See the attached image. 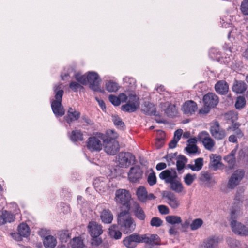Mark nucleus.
Returning a JSON list of instances; mask_svg holds the SVG:
<instances>
[{"mask_svg":"<svg viewBox=\"0 0 248 248\" xmlns=\"http://www.w3.org/2000/svg\"><path fill=\"white\" fill-rule=\"evenodd\" d=\"M118 224L124 233H130L136 228V223L128 211H123L118 216Z\"/></svg>","mask_w":248,"mask_h":248,"instance_id":"nucleus-1","label":"nucleus"},{"mask_svg":"<svg viewBox=\"0 0 248 248\" xmlns=\"http://www.w3.org/2000/svg\"><path fill=\"white\" fill-rule=\"evenodd\" d=\"M55 98L51 102V108L54 114L57 117H61L64 114V109L62 104V98L63 94V91L62 89V84H58L54 87Z\"/></svg>","mask_w":248,"mask_h":248,"instance_id":"nucleus-2","label":"nucleus"},{"mask_svg":"<svg viewBox=\"0 0 248 248\" xmlns=\"http://www.w3.org/2000/svg\"><path fill=\"white\" fill-rule=\"evenodd\" d=\"M105 135L102 133H97L95 136L90 137L87 141V148L91 152H99L102 149Z\"/></svg>","mask_w":248,"mask_h":248,"instance_id":"nucleus-3","label":"nucleus"},{"mask_svg":"<svg viewBox=\"0 0 248 248\" xmlns=\"http://www.w3.org/2000/svg\"><path fill=\"white\" fill-rule=\"evenodd\" d=\"M131 195L129 191L124 189H119L115 192V200L117 204H120L126 207L128 210L130 208L129 204Z\"/></svg>","mask_w":248,"mask_h":248,"instance_id":"nucleus-4","label":"nucleus"},{"mask_svg":"<svg viewBox=\"0 0 248 248\" xmlns=\"http://www.w3.org/2000/svg\"><path fill=\"white\" fill-rule=\"evenodd\" d=\"M245 171L243 169H239L233 172L229 178L227 183V187L230 189H234L244 177Z\"/></svg>","mask_w":248,"mask_h":248,"instance_id":"nucleus-5","label":"nucleus"},{"mask_svg":"<svg viewBox=\"0 0 248 248\" xmlns=\"http://www.w3.org/2000/svg\"><path fill=\"white\" fill-rule=\"evenodd\" d=\"M209 131L212 136L217 140H222L226 136L225 129L220 126L217 121H214L211 123Z\"/></svg>","mask_w":248,"mask_h":248,"instance_id":"nucleus-6","label":"nucleus"},{"mask_svg":"<svg viewBox=\"0 0 248 248\" xmlns=\"http://www.w3.org/2000/svg\"><path fill=\"white\" fill-rule=\"evenodd\" d=\"M135 156L130 152H121L116 157L117 165L121 168H127L135 160Z\"/></svg>","mask_w":248,"mask_h":248,"instance_id":"nucleus-7","label":"nucleus"},{"mask_svg":"<svg viewBox=\"0 0 248 248\" xmlns=\"http://www.w3.org/2000/svg\"><path fill=\"white\" fill-rule=\"evenodd\" d=\"M103 146L105 152L108 155H114L119 150V142L115 139L106 136Z\"/></svg>","mask_w":248,"mask_h":248,"instance_id":"nucleus-8","label":"nucleus"},{"mask_svg":"<svg viewBox=\"0 0 248 248\" xmlns=\"http://www.w3.org/2000/svg\"><path fill=\"white\" fill-rule=\"evenodd\" d=\"M163 198L166 200V202L173 209L179 207L181 202L174 193L169 191H163L162 193Z\"/></svg>","mask_w":248,"mask_h":248,"instance_id":"nucleus-9","label":"nucleus"},{"mask_svg":"<svg viewBox=\"0 0 248 248\" xmlns=\"http://www.w3.org/2000/svg\"><path fill=\"white\" fill-rule=\"evenodd\" d=\"M128 102L121 106V109L124 111L133 112L135 111L139 106V98L135 94L129 96Z\"/></svg>","mask_w":248,"mask_h":248,"instance_id":"nucleus-10","label":"nucleus"},{"mask_svg":"<svg viewBox=\"0 0 248 248\" xmlns=\"http://www.w3.org/2000/svg\"><path fill=\"white\" fill-rule=\"evenodd\" d=\"M199 140L203 144L205 148L212 151L215 145V142L206 131H202L198 136Z\"/></svg>","mask_w":248,"mask_h":248,"instance_id":"nucleus-11","label":"nucleus"},{"mask_svg":"<svg viewBox=\"0 0 248 248\" xmlns=\"http://www.w3.org/2000/svg\"><path fill=\"white\" fill-rule=\"evenodd\" d=\"M143 171L139 166L131 167L128 173V177L129 181L132 183H137L142 178Z\"/></svg>","mask_w":248,"mask_h":248,"instance_id":"nucleus-12","label":"nucleus"},{"mask_svg":"<svg viewBox=\"0 0 248 248\" xmlns=\"http://www.w3.org/2000/svg\"><path fill=\"white\" fill-rule=\"evenodd\" d=\"M88 83L90 85V88L94 91L100 90V80L98 75L94 72H89L87 75Z\"/></svg>","mask_w":248,"mask_h":248,"instance_id":"nucleus-13","label":"nucleus"},{"mask_svg":"<svg viewBox=\"0 0 248 248\" xmlns=\"http://www.w3.org/2000/svg\"><path fill=\"white\" fill-rule=\"evenodd\" d=\"M108 180L107 177H99L94 180L93 185L97 191L103 193L108 188Z\"/></svg>","mask_w":248,"mask_h":248,"instance_id":"nucleus-14","label":"nucleus"},{"mask_svg":"<svg viewBox=\"0 0 248 248\" xmlns=\"http://www.w3.org/2000/svg\"><path fill=\"white\" fill-rule=\"evenodd\" d=\"M159 177L160 179L164 180L165 183L170 184L175 179H177L178 175L175 169H167L159 174Z\"/></svg>","mask_w":248,"mask_h":248,"instance_id":"nucleus-15","label":"nucleus"},{"mask_svg":"<svg viewBox=\"0 0 248 248\" xmlns=\"http://www.w3.org/2000/svg\"><path fill=\"white\" fill-rule=\"evenodd\" d=\"M141 243L140 235L133 233L125 237L123 240L124 245L127 248H134L137 243Z\"/></svg>","mask_w":248,"mask_h":248,"instance_id":"nucleus-16","label":"nucleus"},{"mask_svg":"<svg viewBox=\"0 0 248 248\" xmlns=\"http://www.w3.org/2000/svg\"><path fill=\"white\" fill-rule=\"evenodd\" d=\"M230 225L235 234L244 236L248 235V229L241 222L233 221L231 222Z\"/></svg>","mask_w":248,"mask_h":248,"instance_id":"nucleus-17","label":"nucleus"},{"mask_svg":"<svg viewBox=\"0 0 248 248\" xmlns=\"http://www.w3.org/2000/svg\"><path fill=\"white\" fill-rule=\"evenodd\" d=\"M141 243H145L152 246L161 244V239L156 234H145L140 235Z\"/></svg>","mask_w":248,"mask_h":248,"instance_id":"nucleus-18","label":"nucleus"},{"mask_svg":"<svg viewBox=\"0 0 248 248\" xmlns=\"http://www.w3.org/2000/svg\"><path fill=\"white\" fill-rule=\"evenodd\" d=\"M136 195L138 200L142 202H145L148 200H152L155 198L153 194H148L146 188L143 186H140L137 189Z\"/></svg>","mask_w":248,"mask_h":248,"instance_id":"nucleus-19","label":"nucleus"},{"mask_svg":"<svg viewBox=\"0 0 248 248\" xmlns=\"http://www.w3.org/2000/svg\"><path fill=\"white\" fill-rule=\"evenodd\" d=\"M203 101L206 106L214 108L218 103L219 99L216 94L213 93H209L204 95Z\"/></svg>","mask_w":248,"mask_h":248,"instance_id":"nucleus-20","label":"nucleus"},{"mask_svg":"<svg viewBox=\"0 0 248 248\" xmlns=\"http://www.w3.org/2000/svg\"><path fill=\"white\" fill-rule=\"evenodd\" d=\"M131 212L133 215L140 220H144L146 215L140 205L136 202H133L131 205Z\"/></svg>","mask_w":248,"mask_h":248,"instance_id":"nucleus-21","label":"nucleus"},{"mask_svg":"<svg viewBox=\"0 0 248 248\" xmlns=\"http://www.w3.org/2000/svg\"><path fill=\"white\" fill-rule=\"evenodd\" d=\"M197 108V105L196 102L192 100H188L183 105L182 110L184 114L191 115L196 112Z\"/></svg>","mask_w":248,"mask_h":248,"instance_id":"nucleus-22","label":"nucleus"},{"mask_svg":"<svg viewBox=\"0 0 248 248\" xmlns=\"http://www.w3.org/2000/svg\"><path fill=\"white\" fill-rule=\"evenodd\" d=\"M88 229L91 236L100 235L103 232L102 225L94 221L89 222Z\"/></svg>","mask_w":248,"mask_h":248,"instance_id":"nucleus-23","label":"nucleus"},{"mask_svg":"<svg viewBox=\"0 0 248 248\" xmlns=\"http://www.w3.org/2000/svg\"><path fill=\"white\" fill-rule=\"evenodd\" d=\"M209 157L210 159L209 167L214 170H217L223 166L221 162V157L220 155L212 154Z\"/></svg>","mask_w":248,"mask_h":248,"instance_id":"nucleus-24","label":"nucleus"},{"mask_svg":"<svg viewBox=\"0 0 248 248\" xmlns=\"http://www.w3.org/2000/svg\"><path fill=\"white\" fill-rule=\"evenodd\" d=\"M236 151L237 148L233 149L229 154L225 156L223 158L224 160L227 163L228 168L231 170L234 168L236 163L235 155Z\"/></svg>","mask_w":248,"mask_h":248,"instance_id":"nucleus-25","label":"nucleus"},{"mask_svg":"<svg viewBox=\"0 0 248 248\" xmlns=\"http://www.w3.org/2000/svg\"><path fill=\"white\" fill-rule=\"evenodd\" d=\"M15 219V216L13 214L6 210L2 211L0 215V225L12 222Z\"/></svg>","mask_w":248,"mask_h":248,"instance_id":"nucleus-26","label":"nucleus"},{"mask_svg":"<svg viewBox=\"0 0 248 248\" xmlns=\"http://www.w3.org/2000/svg\"><path fill=\"white\" fill-rule=\"evenodd\" d=\"M100 217L102 222L105 224H110L113 219L111 211L108 209H104L100 213Z\"/></svg>","mask_w":248,"mask_h":248,"instance_id":"nucleus-27","label":"nucleus"},{"mask_svg":"<svg viewBox=\"0 0 248 248\" xmlns=\"http://www.w3.org/2000/svg\"><path fill=\"white\" fill-rule=\"evenodd\" d=\"M215 89L218 94L224 95L228 92L229 86L225 81L219 80L215 84Z\"/></svg>","mask_w":248,"mask_h":248,"instance_id":"nucleus-28","label":"nucleus"},{"mask_svg":"<svg viewBox=\"0 0 248 248\" xmlns=\"http://www.w3.org/2000/svg\"><path fill=\"white\" fill-rule=\"evenodd\" d=\"M80 113L79 112L70 108L67 115L64 117V119L66 122L70 124L73 121L77 120L80 117Z\"/></svg>","mask_w":248,"mask_h":248,"instance_id":"nucleus-29","label":"nucleus"},{"mask_svg":"<svg viewBox=\"0 0 248 248\" xmlns=\"http://www.w3.org/2000/svg\"><path fill=\"white\" fill-rule=\"evenodd\" d=\"M247 89V84L244 81L235 80L232 87V90L237 94L244 93Z\"/></svg>","mask_w":248,"mask_h":248,"instance_id":"nucleus-30","label":"nucleus"},{"mask_svg":"<svg viewBox=\"0 0 248 248\" xmlns=\"http://www.w3.org/2000/svg\"><path fill=\"white\" fill-rule=\"evenodd\" d=\"M141 111L145 114L155 115L156 108L153 104L149 102H145L142 105Z\"/></svg>","mask_w":248,"mask_h":248,"instance_id":"nucleus-31","label":"nucleus"},{"mask_svg":"<svg viewBox=\"0 0 248 248\" xmlns=\"http://www.w3.org/2000/svg\"><path fill=\"white\" fill-rule=\"evenodd\" d=\"M242 215V213L241 210L240 206L234 205L231 210L230 217V223L232 222L233 221L238 222L236 220L241 217Z\"/></svg>","mask_w":248,"mask_h":248,"instance_id":"nucleus-32","label":"nucleus"},{"mask_svg":"<svg viewBox=\"0 0 248 248\" xmlns=\"http://www.w3.org/2000/svg\"><path fill=\"white\" fill-rule=\"evenodd\" d=\"M197 142L196 138H190L187 140L188 144L185 150L189 154H195L198 152V147L196 145Z\"/></svg>","mask_w":248,"mask_h":248,"instance_id":"nucleus-33","label":"nucleus"},{"mask_svg":"<svg viewBox=\"0 0 248 248\" xmlns=\"http://www.w3.org/2000/svg\"><path fill=\"white\" fill-rule=\"evenodd\" d=\"M43 244L46 248H54L57 244V240L54 236L48 235L44 238Z\"/></svg>","mask_w":248,"mask_h":248,"instance_id":"nucleus-34","label":"nucleus"},{"mask_svg":"<svg viewBox=\"0 0 248 248\" xmlns=\"http://www.w3.org/2000/svg\"><path fill=\"white\" fill-rule=\"evenodd\" d=\"M171 189L177 193H180L183 192L184 187L182 183L175 179L171 183H170Z\"/></svg>","mask_w":248,"mask_h":248,"instance_id":"nucleus-35","label":"nucleus"},{"mask_svg":"<svg viewBox=\"0 0 248 248\" xmlns=\"http://www.w3.org/2000/svg\"><path fill=\"white\" fill-rule=\"evenodd\" d=\"M218 238L211 237L204 242V248H218Z\"/></svg>","mask_w":248,"mask_h":248,"instance_id":"nucleus-36","label":"nucleus"},{"mask_svg":"<svg viewBox=\"0 0 248 248\" xmlns=\"http://www.w3.org/2000/svg\"><path fill=\"white\" fill-rule=\"evenodd\" d=\"M194 164H188L187 167L193 171L200 170L203 165V159L202 158H198L195 160Z\"/></svg>","mask_w":248,"mask_h":248,"instance_id":"nucleus-37","label":"nucleus"},{"mask_svg":"<svg viewBox=\"0 0 248 248\" xmlns=\"http://www.w3.org/2000/svg\"><path fill=\"white\" fill-rule=\"evenodd\" d=\"M18 232L21 236L27 237L30 234V230L29 226L23 223L18 226Z\"/></svg>","mask_w":248,"mask_h":248,"instance_id":"nucleus-38","label":"nucleus"},{"mask_svg":"<svg viewBox=\"0 0 248 248\" xmlns=\"http://www.w3.org/2000/svg\"><path fill=\"white\" fill-rule=\"evenodd\" d=\"M72 248H84L85 245L80 237H75L71 241Z\"/></svg>","mask_w":248,"mask_h":248,"instance_id":"nucleus-39","label":"nucleus"},{"mask_svg":"<svg viewBox=\"0 0 248 248\" xmlns=\"http://www.w3.org/2000/svg\"><path fill=\"white\" fill-rule=\"evenodd\" d=\"M109 233L111 237L115 239H119L122 237L121 232L116 228V226L113 225L109 229Z\"/></svg>","mask_w":248,"mask_h":248,"instance_id":"nucleus-40","label":"nucleus"},{"mask_svg":"<svg viewBox=\"0 0 248 248\" xmlns=\"http://www.w3.org/2000/svg\"><path fill=\"white\" fill-rule=\"evenodd\" d=\"M165 219L167 223L171 225H175L182 222L181 218L177 216H168L165 217Z\"/></svg>","mask_w":248,"mask_h":248,"instance_id":"nucleus-41","label":"nucleus"},{"mask_svg":"<svg viewBox=\"0 0 248 248\" xmlns=\"http://www.w3.org/2000/svg\"><path fill=\"white\" fill-rule=\"evenodd\" d=\"M72 141L75 142L78 140L82 141L83 140V134L80 130H73L70 136Z\"/></svg>","mask_w":248,"mask_h":248,"instance_id":"nucleus-42","label":"nucleus"},{"mask_svg":"<svg viewBox=\"0 0 248 248\" xmlns=\"http://www.w3.org/2000/svg\"><path fill=\"white\" fill-rule=\"evenodd\" d=\"M187 162L186 158L183 155H180L176 161L177 169L178 171L182 170Z\"/></svg>","mask_w":248,"mask_h":248,"instance_id":"nucleus-43","label":"nucleus"},{"mask_svg":"<svg viewBox=\"0 0 248 248\" xmlns=\"http://www.w3.org/2000/svg\"><path fill=\"white\" fill-rule=\"evenodd\" d=\"M165 113L169 117H175L177 113L175 106L173 105H169L166 109Z\"/></svg>","mask_w":248,"mask_h":248,"instance_id":"nucleus-44","label":"nucleus"},{"mask_svg":"<svg viewBox=\"0 0 248 248\" xmlns=\"http://www.w3.org/2000/svg\"><path fill=\"white\" fill-rule=\"evenodd\" d=\"M106 89L109 92H115L118 90V85L116 82L109 81L106 84Z\"/></svg>","mask_w":248,"mask_h":248,"instance_id":"nucleus-45","label":"nucleus"},{"mask_svg":"<svg viewBox=\"0 0 248 248\" xmlns=\"http://www.w3.org/2000/svg\"><path fill=\"white\" fill-rule=\"evenodd\" d=\"M203 221L201 218H197L193 220L190 225L191 230L194 231L200 228L203 224Z\"/></svg>","mask_w":248,"mask_h":248,"instance_id":"nucleus-46","label":"nucleus"},{"mask_svg":"<svg viewBox=\"0 0 248 248\" xmlns=\"http://www.w3.org/2000/svg\"><path fill=\"white\" fill-rule=\"evenodd\" d=\"M226 241L230 248H240V243L238 240L229 237Z\"/></svg>","mask_w":248,"mask_h":248,"instance_id":"nucleus-47","label":"nucleus"},{"mask_svg":"<svg viewBox=\"0 0 248 248\" xmlns=\"http://www.w3.org/2000/svg\"><path fill=\"white\" fill-rule=\"evenodd\" d=\"M59 238L62 243L67 242L70 238V233L68 231H62L59 234Z\"/></svg>","mask_w":248,"mask_h":248,"instance_id":"nucleus-48","label":"nucleus"},{"mask_svg":"<svg viewBox=\"0 0 248 248\" xmlns=\"http://www.w3.org/2000/svg\"><path fill=\"white\" fill-rule=\"evenodd\" d=\"M246 105L245 98L243 96H239L237 98L235 106L236 109H240L245 107Z\"/></svg>","mask_w":248,"mask_h":248,"instance_id":"nucleus-49","label":"nucleus"},{"mask_svg":"<svg viewBox=\"0 0 248 248\" xmlns=\"http://www.w3.org/2000/svg\"><path fill=\"white\" fill-rule=\"evenodd\" d=\"M196 178V176L195 174L192 175L190 173H188L184 177V181L186 185L190 186L192 184Z\"/></svg>","mask_w":248,"mask_h":248,"instance_id":"nucleus-50","label":"nucleus"},{"mask_svg":"<svg viewBox=\"0 0 248 248\" xmlns=\"http://www.w3.org/2000/svg\"><path fill=\"white\" fill-rule=\"evenodd\" d=\"M76 79L80 83L86 85L88 83L87 76L77 73L75 75Z\"/></svg>","mask_w":248,"mask_h":248,"instance_id":"nucleus-51","label":"nucleus"},{"mask_svg":"<svg viewBox=\"0 0 248 248\" xmlns=\"http://www.w3.org/2000/svg\"><path fill=\"white\" fill-rule=\"evenodd\" d=\"M162 224L163 221L158 217H153L150 221V225L152 227H159Z\"/></svg>","mask_w":248,"mask_h":248,"instance_id":"nucleus-52","label":"nucleus"},{"mask_svg":"<svg viewBox=\"0 0 248 248\" xmlns=\"http://www.w3.org/2000/svg\"><path fill=\"white\" fill-rule=\"evenodd\" d=\"M147 182L150 186H153L156 183V177L155 173L153 171L147 177Z\"/></svg>","mask_w":248,"mask_h":248,"instance_id":"nucleus-53","label":"nucleus"},{"mask_svg":"<svg viewBox=\"0 0 248 248\" xmlns=\"http://www.w3.org/2000/svg\"><path fill=\"white\" fill-rule=\"evenodd\" d=\"M112 121L114 123V124L117 126L123 127L124 126V123L122 121V120L118 116H113Z\"/></svg>","mask_w":248,"mask_h":248,"instance_id":"nucleus-54","label":"nucleus"},{"mask_svg":"<svg viewBox=\"0 0 248 248\" xmlns=\"http://www.w3.org/2000/svg\"><path fill=\"white\" fill-rule=\"evenodd\" d=\"M200 179L202 181H209L211 179V176L209 172L202 171L200 174Z\"/></svg>","mask_w":248,"mask_h":248,"instance_id":"nucleus-55","label":"nucleus"},{"mask_svg":"<svg viewBox=\"0 0 248 248\" xmlns=\"http://www.w3.org/2000/svg\"><path fill=\"white\" fill-rule=\"evenodd\" d=\"M99 236L100 235L91 236L92 238L91 240L92 246H98L102 243V240L101 238L99 237Z\"/></svg>","mask_w":248,"mask_h":248,"instance_id":"nucleus-56","label":"nucleus"},{"mask_svg":"<svg viewBox=\"0 0 248 248\" xmlns=\"http://www.w3.org/2000/svg\"><path fill=\"white\" fill-rule=\"evenodd\" d=\"M241 10L244 15H248V0H244L242 2Z\"/></svg>","mask_w":248,"mask_h":248,"instance_id":"nucleus-57","label":"nucleus"},{"mask_svg":"<svg viewBox=\"0 0 248 248\" xmlns=\"http://www.w3.org/2000/svg\"><path fill=\"white\" fill-rule=\"evenodd\" d=\"M109 101L114 106H119L120 104V101H119V99L118 96L117 97L113 95H110L109 96Z\"/></svg>","mask_w":248,"mask_h":248,"instance_id":"nucleus-58","label":"nucleus"},{"mask_svg":"<svg viewBox=\"0 0 248 248\" xmlns=\"http://www.w3.org/2000/svg\"><path fill=\"white\" fill-rule=\"evenodd\" d=\"M158 209L162 215H167L169 213V209L166 205H160L158 206Z\"/></svg>","mask_w":248,"mask_h":248,"instance_id":"nucleus-59","label":"nucleus"},{"mask_svg":"<svg viewBox=\"0 0 248 248\" xmlns=\"http://www.w3.org/2000/svg\"><path fill=\"white\" fill-rule=\"evenodd\" d=\"M69 87L74 92H77L79 88H83L80 84L75 81L71 82L69 85Z\"/></svg>","mask_w":248,"mask_h":248,"instance_id":"nucleus-60","label":"nucleus"},{"mask_svg":"<svg viewBox=\"0 0 248 248\" xmlns=\"http://www.w3.org/2000/svg\"><path fill=\"white\" fill-rule=\"evenodd\" d=\"M123 80L124 82L129 83V86L131 87L135 86L136 81L133 78L126 77L124 78Z\"/></svg>","mask_w":248,"mask_h":248,"instance_id":"nucleus-61","label":"nucleus"},{"mask_svg":"<svg viewBox=\"0 0 248 248\" xmlns=\"http://www.w3.org/2000/svg\"><path fill=\"white\" fill-rule=\"evenodd\" d=\"M169 234L170 235H176L179 234L178 228L176 226H171L169 231Z\"/></svg>","mask_w":248,"mask_h":248,"instance_id":"nucleus-62","label":"nucleus"},{"mask_svg":"<svg viewBox=\"0 0 248 248\" xmlns=\"http://www.w3.org/2000/svg\"><path fill=\"white\" fill-rule=\"evenodd\" d=\"M164 144V139L163 138H159L156 140L155 145L157 149H159L162 147Z\"/></svg>","mask_w":248,"mask_h":248,"instance_id":"nucleus-63","label":"nucleus"},{"mask_svg":"<svg viewBox=\"0 0 248 248\" xmlns=\"http://www.w3.org/2000/svg\"><path fill=\"white\" fill-rule=\"evenodd\" d=\"M182 130L181 129H178L175 131L174 134V137L173 138L179 141L180 139L182 134Z\"/></svg>","mask_w":248,"mask_h":248,"instance_id":"nucleus-64","label":"nucleus"}]
</instances>
